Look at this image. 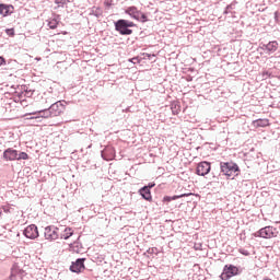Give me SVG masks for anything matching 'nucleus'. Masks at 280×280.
<instances>
[{
    "label": "nucleus",
    "instance_id": "f257e3e1",
    "mask_svg": "<svg viewBox=\"0 0 280 280\" xmlns=\"http://www.w3.org/2000/svg\"><path fill=\"white\" fill-rule=\"evenodd\" d=\"M217 167L221 170V174L226 176L228 180H233L235 176H240V166L237 163L230 161V162H220Z\"/></svg>",
    "mask_w": 280,
    "mask_h": 280
},
{
    "label": "nucleus",
    "instance_id": "f03ea898",
    "mask_svg": "<svg viewBox=\"0 0 280 280\" xmlns=\"http://www.w3.org/2000/svg\"><path fill=\"white\" fill-rule=\"evenodd\" d=\"M114 27L120 36H132V27H137V24L130 20L119 19L114 22Z\"/></svg>",
    "mask_w": 280,
    "mask_h": 280
},
{
    "label": "nucleus",
    "instance_id": "7ed1b4c3",
    "mask_svg": "<svg viewBox=\"0 0 280 280\" xmlns=\"http://www.w3.org/2000/svg\"><path fill=\"white\" fill-rule=\"evenodd\" d=\"M242 272H244V268L228 264L223 267L222 273L220 275V279L221 280L233 279V277H240Z\"/></svg>",
    "mask_w": 280,
    "mask_h": 280
},
{
    "label": "nucleus",
    "instance_id": "20e7f679",
    "mask_svg": "<svg viewBox=\"0 0 280 280\" xmlns=\"http://www.w3.org/2000/svg\"><path fill=\"white\" fill-rule=\"evenodd\" d=\"M254 237H262L264 240H271V237H277L279 235V231L275 226H265L257 232H255Z\"/></svg>",
    "mask_w": 280,
    "mask_h": 280
},
{
    "label": "nucleus",
    "instance_id": "39448f33",
    "mask_svg": "<svg viewBox=\"0 0 280 280\" xmlns=\"http://www.w3.org/2000/svg\"><path fill=\"white\" fill-rule=\"evenodd\" d=\"M66 106L67 103L65 101H58L50 104L48 108L50 109V115H52V117H60V115L65 113Z\"/></svg>",
    "mask_w": 280,
    "mask_h": 280
},
{
    "label": "nucleus",
    "instance_id": "423d86ee",
    "mask_svg": "<svg viewBox=\"0 0 280 280\" xmlns=\"http://www.w3.org/2000/svg\"><path fill=\"white\" fill-rule=\"evenodd\" d=\"M60 229H58L56 225H48L44 229V237L45 240H48L49 242H54L55 240H58L60 237V234L58 233Z\"/></svg>",
    "mask_w": 280,
    "mask_h": 280
},
{
    "label": "nucleus",
    "instance_id": "0eeeda50",
    "mask_svg": "<svg viewBox=\"0 0 280 280\" xmlns=\"http://www.w3.org/2000/svg\"><path fill=\"white\" fill-rule=\"evenodd\" d=\"M27 276V272L25 270L21 269L19 264H13L11 268V275L9 279L11 280H25V277Z\"/></svg>",
    "mask_w": 280,
    "mask_h": 280
},
{
    "label": "nucleus",
    "instance_id": "6e6552de",
    "mask_svg": "<svg viewBox=\"0 0 280 280\" xmlns=\"http://www.w3.org/2000/svg\"><path fill=\"white\" fill-rule=\"evenodd\" d=\"M27 115H33L28 117V119H49V117H54L49 107H46L42 110L33 112L31 114H26L25 116L27 117Z\"/></svg>",
    "mask_w": 280,
    "mask_h": 280
},
{
    "label": "nucleus",
    "instance_id": "1a4fd4ad",
    "mask_svg": "<svg viewBox=\"0 0 280 280\" xmlns=\"http://www.w3.org/2000/svg\"><path fill=\"white\" fill-rule=\"evenodd\" d=\"M211 162L202 161L196 167L197 176H207L211 172Z\"/></svg>",
    "mask_w": 280,
    "mask_h": 280
},
{
    "label": "nucleus",
    "instance_id": "9d476101",
    "mask_svg": "<svg viewBox=\"0 0 280 280\" xmlns=\"http://www.w3.org/2000/svg\"><path fill=\"white\" fill-rule=\"evenodd\" d=\"M84 261H86V258H78L75 261H72L70 266V272H75L77 275H80V272L86 270Z\"/></svg>",
    "mask_w": 280,
    "mask_h": 280
},
{
    "label": "nucleus",
    "instance_id": "9b49d317",
    "mask_svg": "<svg viewBox=\"0 0 280 280\" xmlns=\"http://www.w3.org/2000/svg\"><path fill=\"white\" fill-rule=\"evenodd\" d=\"M101 156L104 161H115L116 151L115 147L107 145L101 151Z\"/></svg>",
    "mask_w": 280,
    "mask_h": 280
},
{
    "label": "nucleus",
    "instance_id": "f8f14e48",
    "mask_svg": "<svg viewBox=\"0 0 280 280\" xmlns=\"http://www.w3.org/2000/svg\"><path fill=\"white\" fill-rule=\"evenodd\" d=\"M23 235L27 237V240H36L38 237V226L36 224H31L25 228Z\"/></svg>",
    "mask_w": 280,
    "mask_h": 280
},
{
    "label": "nucleus",
    "instance_id": "ddd939ff",
    "mask_svg": "<svg viewBox=\"0 0 280 280\" xmlns=\"http://www.w3.org/2000/svg\"><path fill=\"white\" fill-rule=\"evenodd\" d=\"M19 151L16 149L8 148L3 151L2 159L4 161H18Z\"/></svg>",
    "mask_w": 280,
    "mask_h": 280
},
{
    "label": "nucleus",
    "instance_id": "4468645a",
    "mask_svg": "<svg viewBox=\"0 0 280 280\" xmlns=\"http://www.w3.org/2000/svg\"><path fill=\"white\" fill-rule=\"evenodd\" d=\"M139 196H141L142 200H145L147 202H153L152 199V190L148 189V187H141L138 190Z\"/></svg>",
    "mask_w": 280,
    "mask_h": 280
},
{
    "label": "nucleus",
    "instance_id": "2eb2a0df",
    "mask_svg": "<svg viewBox=\"0 0 280 280\" xmlns=\"http://www.w3.org/2000/svg\"><path fill=\"white\" fill-rule=\"evenodd\" d=\"M261 49L268 54H275L277 49H279V42L277 40H271L268 44H264Z\"/></svg>",
    "mask_w": 280,
    "mask_h": 280
},
{
    "label": "nucleus",
    "instance_id": "dca6fc26",
    "mask_svg": "<svg viewBox=\"0 0 280 280\" xmlns=\"http://www.w3.org/2000/svg\"><path fill=\"white\" fill-rule=\"evenodd\" d=\"M0 14L2 16H10V14H14V5L0 3Z\"/></svg>",
    "mask_w": 280,
    "mask_h": 280
},
{
    "label": "nucleus",
    "instance_id": "f3484780",
    "mask_svg": "<svg viewBox=\"0 0 280 280\" xmlns=\"http://www.w3.org/2000/svg\"><path fill=\"white\" fill-rule=\"evenodd\" d=\"M125 14H128V16H130V19H133L135 21H137V19H139V14H141V11H139V9H137V7L132 5V7H128L125 10Z\"/></svg>",
    "mask_w": 280,
    "mask_h": 280
},
{
    "label": "nucleus",
    "instance_id": "a211bd4d",
    "mask_svg": "<svg viewBox=\"0 0 280 280\" xmlns=\"http://www.w3.org/2000/svg\"><path fill=\"white\" fill-rule=\"evenodd\" d=\"M252 126L254 128H266L267 126H270V120L266 118H259V119L253 120Z\"/></svg>",
    "mask_w": 280,
    "mask_h": 280
},
{
    "label": "nucleus",
    "instance_id": "6ab92c4d",
    "mask_svg": "<svg viewBox=\"0 0 280 280\" xmlns=\"http://www.w3.org/2000/svg\"><path fill=\"white\" fill-rule=\"evenodd\" d=\"M58 23H60V15H55L48 21V27L50 30H56V27H58Z\"/></svg>",
    "mask_w": 280,
    "mask_h": 280
},
{
    "label": "nucleus",
    "instance_id": "aec40b11",
    "mask_svg": "<svg viewBox=\"0 0 280 280\" xmlns=\"http://www.w3.org/2000/svg\"><path fill=\"white\" fill-rule=\"evenodd\" d=\"M235 8H237V0H234L228 4L223 11V14H233V10H235Z\"/></svg>",
    "mask_w": 280,
    "mask_h": 280
},
{
    "label": "nucleus",
    "instance_id": "412c9836",
    "mask_svg": "<svg viewBox=\"0 0 280 280\" xmlns=\"http://www.w3.org/2000/svg\"><path fill=\"white\" fill-rule=\"evenodd\" d=\"M187 197V194H182V195H174V196H164L163 197V202H172V200H178L179 198H185Z\"/></svg>",
    "mask_w": 280,
    "mask_h": 280
},
{
    "label": "nucleus",
    "instance_id": "4be33fe9",
    "mask_svg": "<svg viewBox=\"0 0 280 280\" xmlns=\"http://www.w3.org/2000/svg\"><path fill=\"white\" fill-rule=\"evenodd\" d=\"M73 236V229L66 228L60 234L61 240H69V237Z\"/></svg>",
    "mask_w": 280,
    "mask_h": 280
},
{
    "label": "nucleus",
    "instance_id": "5701e85b",
    "mask_svg": "<svg viewBox=\"0 0 280 280\" xmlns=\"http://www.w3.org/2000/svg\"><path fill=\"white\" fill-rule=\"evenodd\" d=\"M211 175L214 180H220V176H223L222 168H219V171H218V170H215V166H213L212 171H211Z\"/></svg>",
    "mask_w": 280,
    "mask_h": 280
},
{
    "label": "nucleus",
    "instance_id": "b1692460",
    "mask_svg": "<svg viewBox=\"0 0 280 280\" xmlns=\"http://www.w3.org/2000/svg\"><path fill=\"white\" fill-rule=\"evenodd\" d=\"M171 110H172L173 115H178L180 113V104H178V102L172 103Z\"/></svg>",
    "mask_w": 280,
    "mask_h": 280
},
{
    "label": "nucleus",
    "instance_id": "393cba45",
    "mask_svg": "<svg viewBox=\"0 0 280 280\" xmlns=\"http://www.w3.org/2000/svg\"><path fill=\"white\" fill-rule=\"evenodd\" d=\"M156 55L154 54H148V52H142L140 55L141 60H152Z\"/></svg>",
    "mask_w": 280,
    "mask_h": 280
},
{
    "label": "nucleus",
    "instance_id": "a878e982",
    "mask_svg": "<svg viewBox=\"0 0 280 280\" xmlns=\"http://www.w3.org/2000/svg\"><path fill=\"white\" fill-rule=\"evenodd\" d=\"M27 159H30V155L26 152L18 153V161H27Z\"/></svg>",
    "mask_w": 280,
    "mask_h": 280
},
{
    "label": "nucleus",
    "instance_id": "bb28decb",
    "mask_svg": "<svg viewBox=\"0 0 280 280\" xmlns=\"http://www.w3.org/2000/svg\"><path fill=\"white\" fill-rule=\"evenodd\" d=\"M140 23H148V15L140 11L139 19H137Z\"/></svg>",
    "mask_w": 280,
    "mask_h": 280
},
{
    "label": "nucleus",
    "instance_id": "cd10ccee",
    "mask_svg": "<svg viewBox=\"0 0 280 280\" xmlns=\"http://www.w3.org/2000/svg\"><path fill=\"white\" fill-rule=\"evenodd\" d=\"M55 3L61 8H65L67 3H71V0H55Z\"/></svg>",
    "mask_w": 280,
    "mask_h": 280
},
{
    "label": "nucleus",
    "instance_id": "c85d7f7f",
    "mask_svg": "<svg viewBox=\"0 0 280 280\" xmlns=\"http://www.w3.org/2000/svg\"><path fill=\"white\" fill-rule=\"evenodd\" d=\"M92 14L96 16V19H100V16H102V9L94 7L92 10Z\"/></svg>",
    "mask_w": 280,
    "mask_h": 280
},
{
    "label": "nucleus",
    "instance_id": "c756f323",
    "mask_svg": "<svg viewBox=\"0 0 280 280\" xmlns=\"http://www.w3.org/2000/svg\"><path fill=\"white\" fill-rule=\"evenodd\" d=\"M141 61H142L141 56L129 59V62H132L133 65H139L141 63Z\"/></svg>",
    "mask_w": 280,
    "mask_h": 280
},
{
    "label": "nucleus",
    "instance_id": "7c9ffc66",
    "mask_svg": "<svg viewBox=\"0 0 280 280\" xmlns=\"http://www.w3.org/2000/svg\"><path fill=\"white\" fill-rule=\"evenodd\" d=\"M34 95V90L24 89V97H32Z\"/></svg>",
    "mask_w": 280,
    "mask_h": 280
},
{
    "label": "nucleus",
    "instance_id": "2f4dec72",
    "mask_svg": "<svg viewBox=\"0 0 280 280\" xmlns=\"http://www.w3.org/2000/svg\"><path fill=\"white\" fill-rule=\"evenodd\" d=\"M7 36H10L11 38H14L15 32L14 28H5Z\"/></svg>",
    "mask_w": 280,
    "mask_h": 280
},
{
    "label": "nucleus",
    "instance_id": "473e14b6",
    "mask_svg": "<svg viewBox=\"0 0 280 280\" xmlns=\"http://www.w3.org/2000/svg\"><path fill=\"white\" fill-rule=\"evenodd\" d=\"M143 187H147V189H149V191H151L152 189H154V187H156V183L150 182L148 185H145Z\"/></svg>",
    "mask_w": 280,
    "mask_h": 280
},
{
    "label": "nucleus",
    "instance_id": "72a5a7b5",
    "mask_svg": "<svg viewBox=\"0 0 280 280\" xmlns=\"http://www.w3.org/2000/svg\"><path fill=\"white\" fill-rule=\"evenodd\" d=\"M104 5H105L106 10H110V8L113 5V0H105Z\"/></svg>",
    "mask_w": 280,
    "mask_h": 280
},
{
    "label": "nucleus",
    "instance_id": "f704fd0d",
    "mask_svg": "<svg viewBox=\"0 0 280 280\" xmlns=\"http://www.w3.org/2000/svg\"><path fill=\"white\" fill-rule=\"evenodd\" d=\"M159 252V248L156 247H151L148 249L147 253H149V255H156V253Z\"/></svg>",
    "mask_w": 280,
    "mask_h": 280
},
{
    "label": "nucleus",
    "instance_id": "c9c22d12",
    "mask_svg": "<svg viewBox=\"0 0 280 280\" xmlns=\"http://www.w3.org/2000/svg\"><path fill=\"white\" fill-rule=\"evenodd\" d=\"M238 253H241V255H244L245 257H248V255H250V252H248L247 249H244V248H240Z\"/></svg>",
    "mask_w": 280,
    "mask_h": 280
},
{
    "label": "nucleus",
    "instance_id": "e433bc0d",
    "mask_svg": "<svg viewBox=\"0 0 280 280\" xmlns=\"http://www.w3.org/2000/svg\"><path fill=\"white\" fill-rule=\"evenodd\" d=\"M7 65L5 58L0 56V67H4Z\"/></svg>",
    "mask_w": 280,
    "mask_h": 280
},
{
    "label": "nucleus",
    "instance_id": "4c0bfd02",
    "mask_svg": "<svg viewBox=\"0 0 280 280\" xmlns=\"http://www.w3.org/2000/svg\"><path fill=\"white\" fill-rule=\"evenodd\" d=\"M195 250H202V244H195Z\"/></svg>",
    "mask_w": 280,
    "mask_h": 280
},
{
    "label": "nucleus",
    "instance_id": "58836bf2",
    "mask_svg": "<svg viewBox=\"0 0 280 280\" xmlns=\"http://www.w3.org/2000/svg\"><path fill=\"white\" fill-rule=\"evenodd\" d=\"M275 19H276V21H277V19H279V12H275Z\"/></svg>",
    "mask_w": 280,
    "mask_h": 280
},
{
    "label": "nucleus",
    "instance_id": "ea45409f",
    "mask_svg": "<svg viewBox=\"0 0 280 280\" xmlns=\"http://www.w3.org/2000/svg\"><path fill=\"white\" fill-rule=\"evenodd\" d=\"M72 246H78V243H73Z\"/></svg>",
    "mask_w": 280,
    "mask_h": 280
},
{
    "label": "nucleus",
    "instance_id": "a19ab883",
    "mask_svg": "<svg viewBox=\"0 0 280 280\" xmlns=\"http://www.w3.org/2000/svg\"><path fill=\"white\" fill-rule=\"evenodd\" d=\"M264 280H272V279H270V278H264Z\"/></svg>",
    "mask_w": 280,
    "mask_h": 280
},
{
    "label": "nucleus",
    "instance_id": "79ce46f5",
    "mask_svg": "<svg viewBox=\"0 0 280 280\" xmlns=\"http://www.w3.org/2000/svg\"><path fill=\"white\" fill-rule=\"evenodd\" d=\"M0 215H1V212H0Z\"/></svg>",
    "mask_w": 280,
    "mask_h": 280
}]
</instances>
